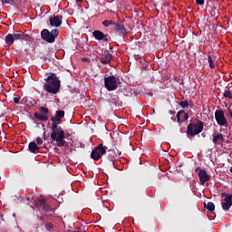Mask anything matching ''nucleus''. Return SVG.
I'll return each mask as SVG.
<instances>
[{
  "label": "nucleus",
  "mask_w": 232,
  "mask_h": 232,
  "mask_svg": "<svg viewBox=\"0 0 232 232\" xmlns=\"http://www.w3.org/2000/svg\"><path fill=\"white\" fill-rule=\"evenodd\" d=\"M108 150V147L99 144L94 150H92L91 153V159H93V160H99V159H102V155L106 153V150Z\"/></svg>",
  "instance_id": "nucleus-7"
},
{
  "label": "nucleus",
  "mask_w": 232,
  "mask_h": 232,
  "mask_svg": "<svg viewBox=\"0 0 232 232\" xmlns=\"http://www.w3.org/2000/svg\"><path fill=\"white\" fill-rule=\"evenodd\" d=\"M208 63L209 68H211V70H215L216 68L215 61L213 60V57L209 54H208Z\"/></svg>",
  "instance_id": "nucleus-20"
},
{
  "label": "nucleus",
  "mask_w": 232,
  "mask_h": 232,
  "mask_svg": "<svg viewBox=\"0 0 232 232\" xmlns=\"http://www.w3.org/2000/svg\"><path fill=\"white\" fill-rule=\"evenodd\" d=\"M107 153H108L109 162H111V164H113V162H115L117 153H115L114 150H108Z\"/></svg>",
  "instance_id": "nucleus-18"
},
{
  "label": "nucleus",
  "mask_w": 232,
  "mask_h": 232,
  "mask_svg": "<svg viewBox=\"0 0 232 232\" xmlns=\"http://www.w3.org/2000/svg\"><path fill=\"white\" fill-rule=\"evenodd\" d=\"M2 5H12V0H1Z\"/></svg>",
  "instance_id": "nucleus-31"
},
{
  "label": "nucleus",
  "mask_w": 232,
  "mask_h": 232,
  "mask_svg": "<svg viewBox=\"0 0 232 232\" xmlns=\"http://www.w3.org/2000/svg\"><path fill=\"white\" fill-rule=\"evenodd\" d=\"M213 140L212 142L213 144H215V146H217L218 144H222V142H224V134L220 133V132H217L216 134L212 135Z\"/></svg>",
  "instance_id": "nucleus-14"
},
{
  "label": "nucleus",
  "mask_w": 232,
  "mask_h": 232,
  "mask_svg": "<svg viewBox=\"0 0 232 232\" xmlns=\"http://www.w3.org/2000/svg\"><path fill=\"white\" fill-rule=\"evenodd\" d=\"M45 202H46V199H39V198L34 199V204H36L37 208H43Z\"/></svg>",
  "instance_id": "nucleus-21"
},
{
  "label": "nucleus",
  "mask_w": 232,
  "mask_h": 232,
  "mask_svg": "<svg viewBox=\"0 0 232 232\" xmlns=\"http://www.w3.org/2000/svg\"><path fill=\"white\" fill-rule=\"evenodd\" d=\"M49 24L51 26H54L55 28H59V26L63 24V15L58 14L54 16H50Z\"/></svg>",
  "instance_id": "nucleus-11"
},
{
  "label": "nucleus",
  "mask_w": 232,
  "mask_h": 232,
  "mask_svg": "<svg viewBox=\"0 0 232 232\" xmlns=\"http://www.w3.org/2000/svg\"><path fill=\"white\" fill-rule=\"evenodd\" d=\"M28 148H29V151L31 153H34V154H37L39 153L41 148H39V146H37V143H35V141H31L28 145Z\"/></svg>",
  "instance_id": "nucleus-15"
},
{
  "label": "nucleus",
  "mask_w": 232,
  "mask_h": 232,
  "mask_svg": "<svg viewBox=\"0 0 232 232\" xmlns=\"http://www.w3.org/2000/svg\"><path fill=\"white\" fill-rule=\"evenodd\" d=\"M197 5H199V6H202L204 5V0H196Z\"/></svg>",
  "instance_id": "nucleus-36"
},
{
  "label": "nucleus",
  "mask_w": 232,
  "mask_h": 232,
  "mask_svg": "<svg viewBox=\"0 0 232 232\" xmlns=\"http://www.w3.org/2000/svg\"><path fill=\"white\" fill-rule=\"evenodd\" d=\"M77 3H82V0H76Z\"/></svg>",
  "instance_id": "nucleus-39"
},
{
  "label": "nucleus",
  "mask_w": 232,
  "mask_h": 232,
  "mask_svg": "<svg viewBox=\"0 0 232 232\" xmlns=\"http://www.w3.org/2000/svg\"><path fill=\"white\" fill-rule=\"evenodd\" d=\"M210 15L211 17H215V15H218V7L217 5L212 6Z\"/></svg>",
  "instance_id": "nucleus-22"
},
{
  "label": "nucleus",
  "mask_w": 232,
  "mask_h": 232,
  "mask_svg": "<svg viewBox=\"0 0 232 232\" xmlns=\"http://www.w3.org/2000/svg\"><path fill=\"white\" fill-rule=\"evenodd\" d=\"M5 41L7 46H12L14 41H32V36L23 31H16L14 34H8Z\"/></svg>",
  "instance_id": "nucleus-3"
},
{
  "label": "nucleus",
  "mask_w": 232,
  "mask_h": 232,
  "mask_svg": "<svg viewBox=\"0 0 232 232\" xmlns=\"http://www.w3.org/2000/svg\"><path fill=\"white\" fill-rule=\"evenodd\" d=\"M36 143H37L38 146H41V144H43V138L37 137L36 138Z\"/></svg>",
  "instance_id": "nucleus-30"
},
{
  "label": "nucleus",
  "mask_w": 232,
  "mask_h": 232,
  "mask_svg": "<svg viewBox=\"0 0 232 232\" xmlns=\"http://www.w3.org/2000/svg\"><path fill=\"white\" fill-rule=\"evenodd\" d=\"M121 84V79L115 75L107 76L104 78V87L108 92H115Z\"/></svg>",
  "instance_id": "nucleus-6"
},
{
  "label": "nucleus",
  "mask_w": 232,
  "mask_h": 232,
  "mask_svg": "<svg viewBox=\"0 0 232 232\" xmlns=\"http://www.w3.org/2000/svg\"><path fill=\"white\" fill-rule=\"evenodd\" d=\"M112 59L113 55L111 53H107L105 54V56L100 59V62L102 63V64H110Z\"/></svg>",
  "instance_id": "nucleus-16"
},
{
  "label": "nucleus",
  "mask_w": 232,
  "mask_h": 232,
  "mask_svg": "<svg viewBox=\"0 0 232 232\" xmlns=\"http://www.w3.org/2000/svg\"><path fill=\"white\" fill-rule=\"evenodd\" d=\"M25 198H26L27 202H30V197L25 196Z\"/></svg>",
  "instance_id": "nucleus-38"
},
{
  "label": "nucleus",
  "mask_w": 232,
  "mask_h": 232,
  "mask_svg": "<svg viewBox=\"0 0 232 232\" xmlns=\"http://www.w3.org/2000/svg\"><path fill=\"white\" fill-rule=\"evenodd\" d=\"M169 115H175V111H169Z\"/></svg>",
  "instance_id": "nucleus-37"
},
{
  "label": "nucleus",
  "mask_w": 232,
  "mask_h": 232,
  "mask_svg": "<svg viewBox=\"0 0 232 232\" xmlns=\"http://www.w3.org/2000/svg\"><path fill=\"white\" fill-rule=\"evenodd\" d=\"M183 119H184V121H188V119H189V114H188V113H186V112L184 111V113H183Z\"/></svg>",
  "instance_id": "nucleus-35"
},
{
  "label": "nucleus",
  "mask_w": 232,
  "mask_h": 232,
  "mask_svg": "<svg viewBox=\"0 0 232 232\" xmlns=\"http://www.w3.org/2000/svg\"><path fill=\"white\" fill-rule=\"evenodd\" d=\"M44 137H46V132H44Z\"/></svg>",
  "instance_id": "nucleus-40"
},
{
  "label": "nucleus",
  "mask_w": 232,
  "mask_h": 232,
  "mask_svg": "<svg viewBox=\"0 0 232 232\" xmlns=\"http://www.w3.org/2000/svg\"><path fill=\"white\" fill-rule=\"evenodd\" d=\"M55 117L58 119H64V111H56Z\"/></svg>",
  "instance_id": "nucleus-24"
},
{
  "label": "nucleus",
  "mask_w": 232,
  "mask_h": 232,
  "mask_svg": "<svg viewBox=\"0 0 232 232\" xmlns=\"http://www.w3.org/2000/svg\"><path fill=\"white\" fill-rule=\"evenodd\" d=\"M40 113H43V115L48 116V108L46 107H40L39 108Z\"/></svg>",
  "instance_id": "nucleus-25"
},
{
  "label": "nucleus",
  "mask_w": 232,
  "mask_h": 232,
  "mask_svg": "<svg viewBox=\"0 0 232 232\" xmlns=\"http://www.w3.org/2000/svg\"><path fill=\"white\" fill-rule=\"evenodd\" d=\"M202 136H203V137H206V135H205L204 133H202Z\"/></svg>",
  "instance_id": "nucleus-41"
},
{
  "label": "nucleus",
  "mask_w": 232,
  "mask_h": 232,
  "mask_svg": "<svg viewBox=\"0 0 232 232\" xmlns=\"http://www.w3.org/2000/svg\"><path fill=\"white\" fill-rule=\"evenodd\" d=\"M44 81L47 82L44 84V92H47V93H50L51 95L59 93V90H61V80H59V77H57L55 73L51 72Z\"/></svg>",
  "instance_id": "nucleus-2"
},
{
  "label": "nucleus",
  "mask_w": 232,
  "mask_h": 232,
  "mask_svg": "<svg viewBox=\"0 0 232 232\" xmlns=\"http://www.w3.org/2000/svg\"><path fill=\"white\" fill-rule=\"evenodd\" d=\"M195 171L198 173L200 184L204 185L205 182H209V179H211V177L208 174L206 169L197 167Z\"/></svg>",
  "instance_id": "nucleus-9"
},
{
  "label": "nucleus",
  "mask_w": 232,
  "mask_h": 232,
  "mask_svg": "<svg viewBox=\"0 0 232 232\" xmlns=\"http://www.w3.org/2000/svg\"><path fill=\"white\" fill-rule=\"evenodd\" d=\"M179 106H180L181 108H188V106H189V103L188 102L187 100L181 101V102H179Z\"/></svg>",
  "instance_id": "nucleus-27"
},
{
  "label": "nucleus",
  "mask_w": 232,
  "mask_h": 232,
  "mask_svg": "<svg viewBox=\"0 0 232 232\" xmlns=\"http://www.w3.org/2000/svg\"><path fill=\"white\" fill-rule=\"evenodd\" d=\"M92 36L94 37V39H96V41H104L105 43H108L110 41L108 39V34H104V33L100 30L93 31Z\"/></svg>",
  "instance_id": "nucleus-12"
},
{
  "label": "nucleus",
  "mask_w": 232,
  "mask_h": 232,
  "mask_svg": "<svg viewBox=\"0 0 232 232\" xmlns=\"http://www.w3.org/2000/svg\"><path fill=\"white\" fill-rule=\"evenodd\" d=\"M42 208H43V209H44V211H48V209H50V206H48V204H46V201H45V203H44Z\"/></svg>",
  "instance_id": "nucleus-32"
},
{
  "label": "nucleus",
  "mask_w": 232,
  "mask_h": 232,
  "mask_svg": "<svg viewBox=\"0 0 232 232\" xmlns=\"http://www.w3.org/2000/svg\"><path fill=\"white\" fill-rule=\"evenodd\" d=\"M34 117L36 121H41L42 122H46V121H48V116L43 113L34 112Z\"/></svg>",
  "instance_id": "nucleus-17"
},
{
  "label": "nucleus",
  "mask_w": 232,
  "mask_h": 232,
  "mask_svg": "<svg viewBox=\"0 0 232 232\" xmlns=\"http://www.w3.org/2000/svg\"><path fill=\"white\" fill-rule=\"evenodd\" d=\"M215 119L218 126H224L227 128L229 126V121H227V118H226V114L222 110H217L215 111Z\"/></svg>",
  "instance_id": "nucleus-8"
},
{
  "label": "nucleus",
  "mask_w": 232,
  "mask_h": 232,
  "mask_svg": "<svg viewBox=\"0 0 232 232\" xmlns=\"http://www.w3.org/2000/svg\"><path fill=\"white\" fill-rule=\"evenodd\" d=\"M102 24L103 26H105L106 28H108V26H110L111 24H115V22L111 21V20H104Z\"/></svg>",
  "instance_id": "nucleus-23"
},
{
  "label": "nucleus",
  "mask_w": 232,
  "mask_h": 232,
  "mask_svg": "<svg viewBox=\"0 0 232 232\" xmlns=\"http://www.w3.org/2000/svg\"><path fill=\"white\" fill-rule=\"evenodd\" d=\"M13 101L14 104H19V101H21V97H14Z\"/></svg>",
  "instance_id": "nucleus-33"
},
{
  "label": "nucleus",
  "mask_w": 232,
  "mask_h": 232,
  "mask_svg": "<svg viewBox=\"0 0 232 232\" xmlns=\"http://www.w3.org/2000/svg\"><path fill=\"white\" fill-rule=\"evenodd\" d=\"M184 114V111H178L177 115H176V119H177V122H179V124H181L180 121V115Z\"/></svg>",
  "instance_id": "nucleus-28"
},
{
  "label": "nucleus",
  "mask_w": 232,
  "mask_h": 232,
  "mask_svg": "<svg viewBox=\"0 0 232 232\" xmlns=\"http://www.w3.org/2000/svg\"><path fill=\"white\" fill-rule=\"evenodd\" d=\"M204 131V121L197 120L196 122H191L187 126L188 137H195Z\"/></svg>",
  "instance_id": "nucleus-4"
},
{
  "label": "nucleus",
  "mask_w": 232,
  "mask_h": 232,
  "mask_svg": "<svg viewBox=\"0 0 232 232\" xmlns=\"http://www.w3.org/2000/svg\"><path fill=\"white\" fill-rule=\"evenodd\" d=\"M45 227H47V229H53V224L52 223H47Z\"/></svg>",
  "instance_id": "nucleus-34"
},
{
  "label": "nucleus",
  "mask_w": 232,
  "mask_h": 232,
  "mask_svg": "<svg viewBox=\"0 0 232 232\" xmlns=\"http://www.w3.org/2000/svg\"><path fill=\"white\" fill-rule=\"evenodd\" d=\"M221 197H225L224 201L221 203L222 209L224 211H229V208L232 206V194L223 192Z\"/></svg>",
  "instance_id": "nucleus-10"
},
{
  "label": "nucleus",
  "mask_w": 232,
  "mask_h": 232,
  "mask_svg": "<svg viewBox=\"0 0 232 232\" xmlns=\"http://www.w3.org/2000/svg\"><path fill=\"white\" fill-rule=\"evenodd\" d=\"M203 206L206 209H208V211H215V203L214 202H211V201H209L208 203L204 202Z\"/></svg>",
  "instance_id": "nucleus-19"
},
{
  "label": "nucleus",
  "mask_w": 232,
  "mask_h": 232,
  "mask_svg": "<svg viewBox=\"0 0 232 232\" xmlns=\"http://www.w3.org/2000/svg\"><path fill=\"white\" fill-rule=\"evenodd\" d=\"M59 36V29H44L41 31V38L43 41H45V43H49L50 44H53L55 42V39Z\"/></svg>",
  "instance_id": "nucleus-5"
},
{
  "label": "nucleus",
  "mask_w": 232,
  "mask_h": 232,
  "mask_svg": "<svg viewBox=\"0 0 232 232\" xmlns=\"http://www.w3.org/2000/svg\"><path fill=\"white\" fill-rule=\"evenodd\" d=\"M52 122H55L57 124H61L63 121H61V118H58L57 116L52 117L51 118Z\"/></svg>",
  "instance_id": "nucleus-26"
},
{
  "label": "nucleus",
  "mask_w": 232,
  "mask_h": 232,
  "mask_svg": "<svg viewBox=\"0 0 232 232\" xmlns=\"http://www.w3.org/2000/svg\"><path fill=\"white\" fill-rule=\"evenodd\" d=\"M224 97L227 98V99H232V94H231V91H225L223 93Z\"/></svg>",
  "instance_id": "nucleus-29"
},
{
  "label": "nucleus",
  "mask_w": 232,
  "mask_h": 232,
  "mask_svg": "<svg viewBox=\"0 0 232 232\" xmlns=\"http://www.w3.org/2000/svg\"><path fill=\"white\" fill-rule=\"evenodd\" d=\"M51 131V140L53 142H56V146H58V148L66 146V141L64 140V139H66V135L64 134L63 128L59 127V123L52 121Z\"/></svg>",
  "instance_id": "nucleus-1"
},
{
  "label": "nucleus",
  "mask_w": 232,
  "mask_h": 232,
  "mask_svg": "<svg viewBox=\"0 0 232 232\" xmlns=\"http://www.w3.org/2000/svg\"><path fill=\"white\" fill-rule=\"evenodd\" d=\"M114 30H116V32H119L121 35H126V34H128V30L126 29V27H124V24H122V22H114Z\"/></svg>",
  "instance_id": "nucleus-13"
}]
</instances>
